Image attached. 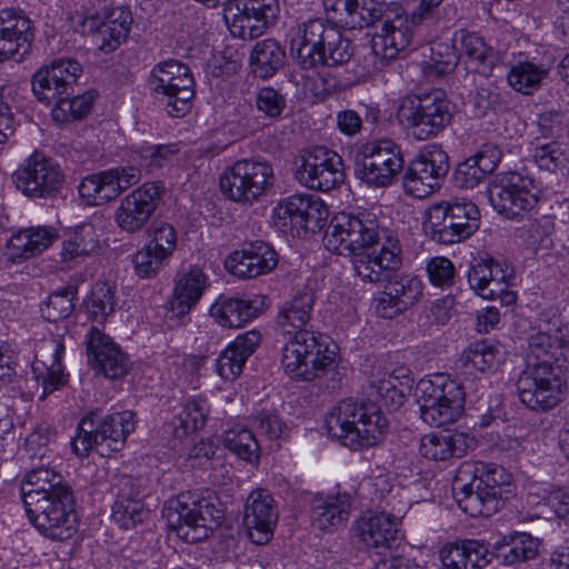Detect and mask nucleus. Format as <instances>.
Listing matches in <instances>:
<instances>
[{
    "label": "nucleus",
    "mask_w": 569,
    "mask_h": 569,
    "mask_svg": "<svg viewBox=\"0 0 569 569\" xmlns=\"http://www.w3.org/2000/svg\"><path fill=\"white\" fill-rule=\"evenodd\" d=\"M208 406L202 399H193L186 403L182 411L173 418V432L177 438L196 432L206 423Z\"/></svg>",
    "instance_id": "nucleus-48"
},
{
    "label": "nucleus",
    "mask_w": 569,
    "mask_h": 569,
    "mask_svg": "<svg viewBox=\"0 0 569 569\" xmlns=\"http://www.w3.org/2000/svg\"><path fill=\"white\" fill-rule=\"evenodd\" d=\"M99 236L92 224L79 226L62 242L61 261L79 263L98 251Z\"/></svg>",
    "instance_id": "nucleus-43"
},
{
    "label": "nucleus",
    "mask_w": 569,
    "mask_h": 569,
    "mask_svg": "<svg viewBox=\"0 0 569 569\" xmlns=\"http://www.w3.org/2000/svg\"><path fill=\"white\" fill-rule=\"evenodd\" d=\"M292 164L296 180L310 190L327 192L345 181L342 158L326 147L302 150Z\"/></svg>",
    "instance_id": "nucleus-12"
},
{
    "label": "nucleus",
    "mask_w": 569,
    "mask_h": 569,
    "mask_svg": "<svg viewBox=\"0 0 569 569\" xmlns=\"http://www.w3.org/2000/svg\"><path fill=\"white\" fill-rule=\"evenodd\" d=\"M401 249L397 239L388 238L380 250H363L352 256L356 274L363 281L379 282L389 278L390 272L401 264Z\"/></svg>",
    "instance_id": "nucleus-22"
},
{
    "label": "nucleus",
    "mask_w": 569,
    "mask_h": 569,
    "mask_svg": "<svg viewBox=\"0 0 569 569\" xmlns=\"http://www.w3.org/2000/svg\"><path fill=\"white\" fill-rule=\"evenodd\" d=\"M149 83L156 94L167 98L168 107H176L178 102L188 103L196 94L194 80L189 67L177 60L156 64Z\"/></svg>",
    "instance_id": "nucleus-18"
},
{
    "label": "nucleus",
    "mask_w": 569,
    "mask_h": 569,
    "mask_svg": "<svg viewBox=\"0 0 569 569\" xmlns=\"http://www.w3.org/2000/svg\"><path fill=\"white\" fill-rule=\"evenodd\" d=\"M141 179L137 167H118L87 176L79 186V194L90 206H101L117 199Z\"/></svg>",
    "instance_id": "nucleus-17"
},
{
    "label": "nucleus",
    "mask_w": 569,
    "mask_h": 569,
    "mask_svg": "<svg viewBox=\"0 0 569 569\" xmlns=\"http://www.w3.org/2000/svg\"><path fill=\"white\" fill-rule=\"evenodd\" d=\"M132 16L128 9L113 8L104 17V19L97 24V20L91 18L82 19V32L96 30L94 42L98 49L104 53H111L116 51L128 38L131 24Z\"/></svg>",
    "instance_id": "nucleus-24"
},
{
    "label": "nucleus",
    "mask_w": 569,
    "mask_h": 569,
    "mask_svg": "<svg viewBox=\"0 0 569 569\" xmlns=\"http://www.w3.org/2000/svg\"><path fill=\"white\" fill-rule=\"evenodd\" d=\"M224 20L230 32L240 39L252 40L264 33L271 21L249 11L242 10L239 4L227 1Z\"/></svg>",
    "instance_id": "nucleus-41"
},
{
    "label": "nucleus",
    "mask_w": 569,
    "mask_h": 569,
    "mask_svg": "<svg viewBox=\"0 0 569 569\" xmlns=\"http://www.w3.org/2000/svg\"><path fill=\"white\" fill-rule=\"evenodd\" d=\"M120 492L112 506V518L124 529L133 528L148 516L140 497L142 491L132 477L123 476L119 481Z\"/></svg>",
    "instance_id": "nucleus-30"
},
{
    "label": "nucleus",
    "mask_w": 569,
    "mask_h": 569,
    "mask_svg": "<svg viewBox=\"0 0 569 569\" xmlns=\"http://www.w3.org/2000/svg\"><path fill=\"white\" fill-rule=\"evenodd\" d=\"M283 58L284 51L280 43L273 39H264L257 42L250 60L256 66L254 72L268 78L283 66Z\"/></svg>",
    "instance_id": "nucleus-46"
},
{
    "label": "nucleus",
    "mask_w": 569,
    "mask_h": 569,
    "mask_svg": "<svg viewBox=\"0 0 569 569\" xmlns=\"http://www.w3.org/2000/svg\"><path fill=\"white\" fill-rule=\"evenodd\" d=\"M86 343L90 365L106 378L117 379L127 373V356L98 328L89 330Z\"/></svg>",
    "instance_id": "nucleus-25"
},
{
    "label": "nucleus",
    "mask_w": 569,
    "mask_h": 569,
    "mask_svg": "<svg viewBox=\"0 0 569 569\" xmlns=\"http://www.w3.org/2000/svg\"><path fill=\"white\" fill-rule=\"evenodd\" d=\"M12 180L24 196L49 199L60 192L64 183V173L52 158L41 151H34L13 172Z\"/></svg>",
    "instance_id": "nucleus-13"
},
{
    "label": "nucleus",
    "mask_w": 569,
    "mask_h": 569,
    "mask_svg": "<svg viewBox=\"0 0 569 569\" xmlns=\"http://www.w3.org/2000/svg\"><path fill=\"white\" fill-rule=\"evenodd\" d=\"M386 289L389 290V295H393L400 308L405 310L413 306L422 296L421 280L407 274L390 279Z\"/></svg>",
    "instance_id": "nucleus-52"
},
{
    "label": "nucleus",
    "mask_w": 569,
    "mask_h": 569,
    "mask_svg": "<svg viewBox=\"0 0 569 569\" xmlns=\"http://www.w3.org/2000/svg\"><path fill=\"white\" fill-rule=\"evenodd\" d=\"M328 216L327 206L315 194L295 193L287 198L289 232L293 238H311L323 229Z\"/></svg>",
    "instance_id": "nucleus-19"
},
{
    "label": "nucleus",
    "mask_w": 569,
    "mask_h": 569,
    "mask_svg": "<svg viewBox=\"0 0 569 569\" xmlns=\"http://www.w3.org/2000/svg\"><path fill=\"white\" fill-rule=\"evenodd\" d=\"M356 174L373 187H387L405 164L401 148L391 139H377L361 144L355 156Z\"/></svg>",
    "instance_id": "nucleus-11"
},
{
    "label": "nucleus",
    "mask_w": 569,
    "mask_h": 569,
    "mask_svg": "<svg viewBox=\"0 0 569 569\" xmlns=\"http://www.w3.org/2000/svg\"><path fill=\"white\" fill-rule=\"evenodd\" d=\"M278 263L277 252L264 242L246 243L231 252L224 261L226 269L240 279H251L270 272Z\"/></svg>",
    "instance_id": "nucleus-23"
},
{
    "label": "nucleus",
    "mask_w": 569,
    "mask_h": 569,
    "mask_svg": "<svg viewBox=\"0 0 569 569\" xmlns=\"http://www.w3.org/2000/svg\"><path fill=\"white\" fill-rule=\"evenodd\" d=\"M429 59L422 62V72L428 79L440 78L457 66V56L449 46L437 44L429 48Z\"/></svg>",
    "instance_id": "nucleus-53"
},
{
    "label": "nucleus",
    "mask_w": 569,
    "mask_h": 569,
    "mask_svg": "<svg viewBox=\"0 0 569 569\" xmlns=\"http://www.w3.org/2000/svg\"><path fill=\"white\" fill-rule=\"evenodd\" d=\"M355 531L368 548L389 549L398 540L397 520L387 512L363 515L357 520Z\"/></svg>",
    "instance_id": "nucleus-28"
},
{
    "label": "nucleus",
    "mask_w": 569,
    "mask_h": 569,
    "mask_svg": "<svg viewBox=\"0 0 569 569\" xmlns=\"http://www.w3.org/2000/svg\"><path fill=\"white\" fill-rule=\"evenodd\" d=\"M206 286L207 277L197 266L178 272L171 300L172 312L178 317L187 315L201 298Z\"/></svg>",
    "instance_id": "nucleus-33"
},
{
    "label": "nucleus",
    "mask_w": 569,
    "mask_h": 569,
    "mask_svg": "<svg viewBox=\"0 0 569 569\" xmlns=\"http://www.w3.org/2000/svg\"><path fill=\"white\" fill-rule=\"evenodd\" d=\"M81 64L68 58L53 60L48 67L39 69V82H47L48 77L53 80V84H62V88L68 92L70 83L81 74Z\"/></svg>",
    "instance_id": "nucleus-50"
},
{
    "label": "nucleus",
    "mask_w": 569,
    "mask_h": 569,
    "mask_svg": "<svg viewBox=\"0 0 569 569\" xmlns=\"http://www.w3.org/2000/svg\"><path fill=\"white\" fill-rule=\"evenodd\" d=\"M261 340L260 332L252 330L240 335L224 349L217 360L218 375L226 381H234L242 372L248 358Z\"/></svg>",
    "instance_id": "nucleus-31"
},
{
    "label": "nucleus",
    "mask_w": 569,
    "mask_h": 569,
    "mask_svg": "<svg viewBox=\"0 0 569 569\" xmlns=\"http://www.w3.org/2000/svg\"><path fill=\"white\" fill-rule=\"evenodd\" d=\"M421 419L435 427L452 423L463 412L465 387L445 375L421 379L416 387Z\"/></svg>",
    "instance_id": "nucleus-5"
},
{
    "label": "nucleus",
    "mask_w": 569,
    "mask_h": 569,
    "mask_svg": "<svg viewBox=\"0 0 569 569\" xmlns=\"http://www.w3.org/2000/svg\"><path fill=\"white\" fill-rule=\"evenodd\" d=\"M557 349L558 346L549 333L537 332L531 335L528 340L526 365L553 367L552 359Z\"/></svg>",
    "instance_id": "nucleus-54"
},
{
    "label": "nucleus",
    "mask_w": 569,
    "mask_h": 569,
    "mask_svg": "<svg viewBox=\"0 0 569 569\" xmlns=\"http://www.w3.org/2000/svg\"><path fill=\"white\" fill-rule=\"evenodd\" d=\"M508 273L499 262L493 259L476 260L468 272V282L471 289L481 298L495 300L507 293L509 287Z\"/></svg>",
    "instance_id": "nucleus-29"
},
{
    "label": "nucleus",
    "mask_w": 569,
    "mask_h": 569,
    "mask_svg": "<svg viewBox=\"0 0 569 569\" xmlns=\"http://www.w3.org/2000/svg\"><path fill=\"white\" fill-rule=\"evenodd\" d=\"M566 382L553 367L526 365L517 381L520 401L531 410H549L562 398Z\"/></svg>",
    "instance_id": "nucleus-15"
},
{
    "label": "nucleus",
    "mask_w": 569,
    "mask_h": 569,
    "mask_svg": "<svg viewBox=\"0 0 569 569\" xmlns=\"http://www.w3.org/2000/svg\"><path fill=\"white\" fill-rule=\"evenodd\" d=\"M277 519L272 497L263 490L252 491L247 499L243 517L249 539L256 545L267 543Z\"/></svg>",
    "instance_id": "nucleus-26"
},
{
    "label": "nucleus",
    "mask_w": 569,
    "mask_h": 569,
    "mask_svg": "<svg viewBox=\"0 0 569 569\" xmlns=\"http://www.w3.org/2000/svg\"><path fill=\"white\" fill-rule=\"evenodd\" d=\"M34 38L31 20L21 9L0 11V63L24 57Z\"/></svg>",
    "instance_id": "nucleus-20"
},
{
    "label": "nucleus",
    "mask_w": 569,
    "mask_h": 569,
    "mask_svg": "<svg viewBox=\"0 0 569 569\" xmlns=\"http://www.w3.org/2000/svg\"><path fill=\"white\" fill-rule=\"evenodd\" d=\"M166 261V258L147 246L132 258L136 274L143 279L156 277L163 268Z\"/></svg>",
    "instance_id": "nucleus-61"
},
{
    "label": "nucleus",
    "mask_w": 569,
    "mask_h": 569,
    "mask_svg": "<svg viewBox=\"0 0 569 569\" xmlns=\"http://www.w3.org/2000/svg\"><path fill=\"white\" fill-rule=\"evenodd\" d=\"M413 163L422 164L426 174L436 180L439 187L450 169L448 154L437 144L426 147Z\"/></svg>",
    "instance_id": "nucleus-55"
},
{
    "label": "nucleus",
    "mask_w": 569,
    "mask_h": 569,
    "mask_svg": "<svg viewBox=\"0 0 569 569\" xmlns=\"http://www.w3.org/2000/svg\"><path fill=\"white\" fill-rule=\"evenodd\" d=\"M64 346L59 339H49L42 342L37 351L33 362V373L36 379L41 381L42 395L40 399H44L49 393L64 386L67 377L62 372L60 363Z\"/></svg>",
    "instance_id": "nucleus-27"
},
{
    "label": "nucleus",
    "mask_w": 569,
    "mask_h": 569,
    "mask_svg": "<svg viewBox=\"0 0 569 569\" xmlns=\"http://www.w3.org/2000/svg\"><path fill=\"white\" fill-rule=\"evenodd\" d=\"M447 92L441 88L419 87L415 92L406 96L400 107H439L449 103Z\"/></svg>",
    "instance_id": "nucleus-60"
},
{
    "label": "nucleus",
    "mask_w": 569,
    "mask_h": 569,
    "mask_svg": "<svg viewBox=\"0 0 569 569\" xmlns=\"http://www.w3.org/2000/svg\"><path fill=\"white\" fill-rule=\"evenodd\" d=\"M259 313L260 307L256 300L227 296H220L210 308V316L226 328H240Z\"/></svg>",
    "instance_id": "nucleus-36"
},
{
    "label": "nucleus",
    "mask_w": 569,
    "mask_h": 569,
    "mask_svg": "<svg viewBox=\"0 0 569 569\" xmlns=\"http://www.w3.org/2000/svg\"><path fill=\"white\" fill-rule=\"evenodd\" d=\"M97 427V437L100 439L98 452L109 456L121 450L127 437L136 428L134 415L131 411H122L107 416Z\"/></svg>",
    "instance_id": "nucleus-35"
},
{
    "label": "nucleus",
    "mask_w": 569,
    "mask_h": 569,
    "mask_svg": "<svg viewBox=\"0 0 569 569\" xmlns=\"http://www.w3.org/2000/svg\"><path fill=\"white\" fill-rule=\"evenodd\" d=\"M290 42L291 56L303 69L342 64L352 56L350 41L319 19L299 23L292 30Z\"/></svg>",
    "instance_id": "nucleus-4"
},
{
    "label": "nucleus",
    "mask_w": 569,
    "mask_h": 569,
    "mask_svg": "<svg viewBox=\"0 0 569 569\" xmlns=\"http://www.w3.org/2000/svg\"><path fill=\"white\" fill-rule=\"evenodd\" d=\"M63 490L71 491L70 487L64 482L61 473L49 468H37L29 471L26 481L21 487L22 499H31V495L52 496Z\"/></svg>",
    "instance_id": "nucleus-45"
},
{
    "label": "nucleus",
    "mask_w": 569,
    "mask_h": 569,
    "mask_svg": "<svg viewBox=\"0 0 569 569\" xmlns=\"http://www.w3.org/2000/svg\"><path fill=\"white\" fill-rule=\"evenodd\" d=\"M57 239L58 233L53 228L31 227L11 237L8 247L14 257L28 259L46 250Z\"/></svg>",
    "instance_id": "nucleus-40"
},
{
    "label": "nucleus",
    "mask_w": 569,
    "mask_h": 569,
    "mask_svg": "<svg viewBox=\"0 0 569 569\" xmlns=\"http://www.w3.org/2000/svg\"><path fill=\"white\" fill-rule=\"evenodd\" d=\"M536 496L541 497L545 505L549 506L559 518L569 520V488L541 487Z\"/></svg>",
    "instance_id": "nucleus-64"
},
{
    "label": "nucleus",
    "mask_w": 569,
    "mask_h": 569,
    "mask_svg": "<svg viewBox=\"0 0 569 569\" xmlns=\"http://www.w3.org/2000/svg\"><path fill=\"white\" fill-rule=\"evenodd\" d=\"M378 224L369 214L339 213L329 223L323 244L339 256L352 257L378 242Z\"/></svg>",
    "instance_id": "nucleus-10"
},
{
    "label": "nucleus",
    "mask_w": 569,
    "mask_h": 569,
    "mask_svg": "<svg viewBox=\"0 0 569 569\" xmlns=\"http://www.w3.org/2000/svg\"><path fill=\"white\" fill-rule=\"evenodd\" d=\"M469 440L463 432H430L421 438L419 452L426 459L435 461L459 458L467 452Z\"/></svg>",
    "instance_id": "nucleus-34"
},
{
    "label": "nucleus",
    "mask_w": 569,
    "mask_h": 569,
    "mask_svg": "<svg viewBox=\"0 0 569 569\" xmlns=\"http://www.w3.org/2000/svg\"><path fill=\"white\" fill-rule=\"evenodd\" d=\"M221 193L241 206H252L273 184V170L270 164L250 159L236 161L220 174Z\"/></svg>",
    "instance_id": "nucleus-9"
},
{
    "label": "nucleus",
    "mask_w": 569,
    "mask_h": 569,
    "mask_svg": "<svg viewBox=\"0 0 569 569\" xmlns=\"http://www.w3.org/2000/svg\"><path fill=\"white\" fill-rule=\"evenodd\" d=\"M31 523L51 540L64 541L78 530L72 491H59L52 496L31 495L23 501Z\"/></svg>",
    "instance_id": "nucleus-8"
},
{
    "label": "nucleus",
    "mask_w": 569,
    "mask_h": 569,
    "mask_svg": "<svg viewBox=\"0 0 569 569\" xmlns=\"http://www.w3.org/2000/svg\"><path fill=\"white\" fill-rule=\"evenodd\" d=\"M480 223L478 207L467 199L442 201L427 210L425 231L435 242L452 244L471 237Z\"/></svg>",
    "instance_id": "nucleus-6"
},
{
    "label": "nucleus",
    "mask_w": 569,
    "mask_h": 569,
    "mask_svg": "<svg viewBox=\"0 0 569 569\" xmlns=\"http://www.w3.org/2000/svg\"><path fill=\"white\" fill-rule=\"evenodd\" d=\"M547 71L532 62H519L508 73L509 84L518 92L529 94L536 90Z\"/></svg>",
    "instance_id": "nucleus-49"
},
{
    "label": "nucleus",
    "mask_w": 569,
    "mask_h": 569,
    "mask_svg": "<svg viewBox=\"0 0 569 569\" xmlns=\"http://www.w3.org/2000/svg\"><path fill=\"white\" fill-rule=\"evenodd\" d=\"M180 150V143L148 146L140 149V157L147 167L151 169L162 168L169 163Z\"/></svg>",
    "instance_id": "nucleus-63"
},
{
    "label": "nucleus",
    "mask_w": 569,
    "mask_h": 569,
    "mask_svg": "<svg viewBox=\"0 0 569 569\" xmlns=\"http://www.w3.org/2000/svg\"><path fill=\"white\" fill-rule=\"evenodd\" d=\"M32 90L39 102L60 107L68 100L69 93L62 88V84H53V80L48 77L47 82H39V70L33 74Z\"/></svg>",
    "instance_id": "nucleus-62"
},
{
    "label": "nucleus",
    "mask_w": 569,
    "mask_h": 569,
    "mask_svg": "<svg viewBox=\"0 0 569 569\" xmlns=\"http://www.w3.org/2000/svg\"><path fill=\"white\" fill-rule=\"evenodd\" d=\"M166 187L161 181L144 182L121 199L114 212L117 226L129 233L142 230L159 207Z\"/></svg>",
    "instance_id": "nucleus-16"
},
{
    "label": "nucleus",
    "mask_w": 569,
    "mask_h": 569,
    "mask_svg": "<svg viewBox=\"0 0 569 569\" xmlns=\"http://www.w3.org/2000/svg\"><path fill=\"white\" fill-rule=\"evenodd\" d=\"M224 447L240 459L256 462L259 458V445L252 431L237 425L223 433Z\"/></svg>",
    "instance_id": "nucleus-47"
},
{
    "label": "nucleus",
    "mask_w": 569,
    "mask_h": 569,
    "mask_svg": "<svg viewBox=\"0 0 569 569\" xmlns=\"http://www.w3.org/2000/svg\"><path fill=\"white\" fill-rule=\"evenodd\" d=\"M541 193L535 180L518 172H506L496 178L488 189L495 210L508 219L531 210Z\"/></svg>",
    "instance_id": "nucleus-14"
},
{
    "label": "nucleus",
    "mask_w": 569,
    "mask_h": 569,
    "mask_svg": "<svg viewBox=\"0 0 569 569\" xmlns=\"http://www.w3.org/2000/svg\"><path fill=\"white\" fill-rule=\"evenodd\" d=\"M460 50L467 56L469 68L477 73L490 76L501 63L500 52L488 47L481 37L465 30L459 31Z\"/></svg>",
    "instance_id": "nucleus-39"
},
{
    "label": "nucleus",
    "mask_w": 569,
    "mask_h": 569,
    "mask_svg": "<svg viewBox=\"0 0 569 569\" xmlns=\"http://www.w3.org/2000/svg\"><path fill=\"white\" fill-rule=\"evenodd\" d=\"M539 540L527 532H509L493 545L497 558L508 566L528 561L538 556Z\"/></svg>",
    "instance_id": "nucleus-38"
},
{
    "label": "nucleus",
    "mask_w": 569,
    "mask_h": 569,
    "mask_svg": "<svg viewBox=\"0 0 569 569\" xmlns=\"http://www.w3.org/2000/svg\"><path fill=\"white\" fill-rule=\"evenodd\" d=\"M74 297L76 289L73 287H67L52 293L44 306L41 307L43 318L50 322L66 319L74 308Z\"/></svg>",
    "instance_id": "nucleus-58"
},
{
    "label": "nucleus",
    "mask_w": 569,
    "mask_h": 569,
    "mask_svg": "<svg viewBox=\"0 0 569 569\" xmlns=\"http://www.w3.org/2000/svg\"><path fill=\"white\" fill-rule=\"evenodd\" d=\"M113 308L114 295L112 287L106 282L94 284L87 301L89 317L101 323L113 311Z\"/></svg>",
    "instance_id": "nucleus-56"
},
{
    "label": "nucleus",
    "mask_w": 569,
    "mask_h": 569,
    "mask_svg": "<svg viewBox=\"0 0 569 569\" xmlns=\"http://www.w3.org/2000/svg\"><path fill=\"white\" fill-rule=\"evenodd\" d=\"M496 353L497 349L493 346L488 345L486 341H480L470 346L460 357L463 372L467 375H472L473 370L485 372L496 362Z\"/></svg>",
    "instance_id": "nucleus-51"
},
{
    "label": "nucleus",
    "mask_w": 569,
    "mask_h": 569,
    "mask_svg": "<svg viewBox=\"0 0 569 569\" xmlns=\"http://www.w3.org/2000/svg\"><path fill=\"white\" fill-rule=\"evenodd\" d=\"M422 170H425L422 164L412 161L402 178L406 193L419 199L427 198L439 188L437 181H433Z\"/></svg>",
    "instance_id": "nucleus-57"
},
{
    "label": "nucleus",
    "mask_w": 569,
    "mask_h": 569,
    "mask_svg": "<svg viewBox=\"0 0 569 569\" xmlns=\"http://www.w3.org/2000/svg\"><path fill=\"white\" fill-rule=\"evenodd\" d=\"M400 121L417 140H427L440 132L451 116L445 109H400Z\"/></svg>",
    "instance_id": "nucleus-37"
},
{
    "label": "nucleus",
    "mask_w": 569,
    "mask_h": 569,
    "mask_svg": "<svg viewBox=\"0 0 569 569\" xmlns=\"http://www.w3.org/2000/svg\"><path fill=\"white\" fill-rule=\"evenodd\" d=\"M350 510L351 501L347 493L317 496L312 502V526L332 532L348 521Z\"/></svg>",
    "instance_id": "nucleus-32"
},
{
    "label": "nucleus",
    "mask_w": 569,
    "mask_h": 569,
    "mask_svg": "<svg viewBox=\"0 0 569 569\" xmlns=\"http://www.w3.org/2000/svg\"><path fill=\"white\" fill-rule=\"evenodd\" d=\"M173 513L169 522L177 536L188 542L197 543L206 540L223 519L222 510L210 497L197 492H182L171 502Z\"/></svg>",
    "instance_id": "nucleus-7"
},
{
    "label": "nucleus",
    "mask_w": 569,
    "mask_h": 569,
    "mask_svg": "<svg viewBox=\"0 0 569 569\" xmlns=\"http://www.w3.org/2000/svg\"><path fill=\"white\" fill-rule=\"evenodd\" d=\"M511 476L502 467L463 463L452 483L459 507L471 517H490L503 506Z\"/></svg>",
    "instance_id": "nucleus-2"
},
{
    "label": "nucleus",
    "mask_w": 569,
    "mask_h": 569,
    "mask_svg": "<svg viewBox=\"0 0 569 569\" xmlns=\"http://www.w3.org/2000/svg\"><path fill=\"white\" fill-rule=\"evenodd\" d=\"M328 433L351 450L377 446L388 429V420L373 405L342 400L326 418Z\"/></svg>",
    "instance_id": "nucleus-3"
},
{
    "label": "nucleus",
    "mask_w": 569,
    "mask_h": 569,
    "mask_svg": "<svg viewBox=\"0 0 569 569\" xmlns=\"http://www.w3.org/2000/svg\"><path fill=\"white\" fill-rule=\"evenodd\" d=\"M386 14L380 31L373 38V49L381 50L386 58H393L411 43L413 29L419 24L412 23L411 17L397 2H392L391 10Z\"/></svg>",
    "instance_id": "nucleus-21"
},
{
    "label": "nucleus",
    "mask_w": 569,
    "mask_h": 569,
    "mask_svg": "<svg viewBox=\"0 0 569 569\" xmlns=\"http://www.w3.org/2000/svg\"><path fill=\"white\" fill-rule=\"evenodd\" d=\"M392 2L378 0H349L348 11L339 21L348 29H363L381 22L391 10Z\"/></svg>",
    "instance_id": "nucleus-42"
},
{
    "label": "nucleus",
    "mask_w": 569,
    "mask_h": 569,
    "mask_svg": "<svg viewBox=\"0 0 569 569\" xmlns=\"http://www.w3.org/2000/svg\"><path fill=\"white\" fill-rule=\"evenodd\" d=\"M94 412L87 415L78 425V432L72 438L71 447L73 452L79 457H86L89 452L100 447V439L97 437V427L94 423Z\"/></svg>",
    "instance_id": "nucleus-59"
},
{
    "label": "nucleus",
    "mask_w": 569,
    "mask_h": 569,
    "mask_svg": "<svg viewBox=\"0 0 569 569\" xmlns=\"http://www.w3.org/2000/svg\"><path fill=\"white\" fill-rule=\"evenodd\" d=\"M293 290L296 293L287 309V321L293 328L287 329V376L293 380L311 381L333 363L336 353L321 340V336L301 328L310 317L312 288L299 279Z\"/></svg>",
    "instance_id": "nucleus-1"
},
{
    "label": "nucleus",
    "mask_w": 569,
    "mask_h": 569,
    "mask_svg": "<svg viewBox=\"0 0 569 569\" xmlns=\"http://www.w3.org/2000/svg\"><path fill=\"white\" fill-rule=\"evenodd\" d=\"M530 154L540 169L555 172L569 167V146L557 140L536 137L530 142Z\"/></svg>",
    "instance_id": "nucleus-44"
}]
</instances>
